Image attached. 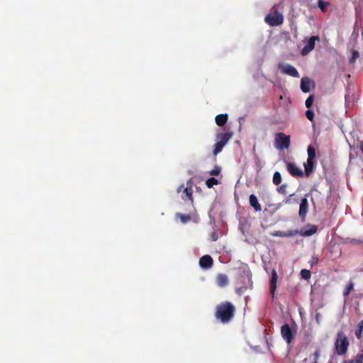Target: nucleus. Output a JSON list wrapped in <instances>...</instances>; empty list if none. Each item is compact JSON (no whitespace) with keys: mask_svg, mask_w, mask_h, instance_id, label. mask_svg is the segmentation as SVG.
<instances>
[{"mask_svg":"<svg viewBox=\"0 0 363 363\" xmlns=\"http://www.w3.org/2000/svg\"><path fill=\"white\" fill-rule=\"evenodd\" d=\"M176 216L180 219L182 223H186L191 219L189 214L177 213Z\"/></svg>","mask_w":363,"mask_h":363,"instance_id":"412c9836","label":"nucleus"},{"mask_svg":"<svg viewBox=\"0 0 363 363\" xmlns=\"http://www.w3.org/2000/svg\"><path fill=\"white\" fill-rule=\"evenodd\" d=\"M319 40H320V38L318 35H312L308 39L305 40L303 41V43H305V46L301 50V55H308L310 52H311L314 49L315 42L319 41Z\"/></svg>","mask_w":363,"mask_h":363,"instance_id":"423d86ee","label":"nucleus"},{"mask_svg":"<svg viewBox=\"0 0 363 363\" xmlns=\"http://www.w3.org/2000/svg\"><path fill=\"white\" fill-rule=\"evenodd\" d=\"M318 6L323 11H325L327 6H328V3L324 1L323 0H318Z\"/></svg>","mask_w":363,"mask_h":363,"instance_id":"c85d7f7f","label":"nucleus"},{"mask_svg":"<svg viewBox=\"0 0 363 363\" xmlns=\"http://www.w3.org/2000/svg\"><path fill=\"white\" fill-rule=\"evenodd\" d=\"M301 277L304 279H308L311 276V272L306 269H302L301 271Z\"/></svg>","mask_w":363,"mask_h":363,"instance_id":"c756f323","label":"nucleus"},{"mask_svg":"<svg viewBox=\"0 0 363 363\" xmlns=\"http://www.w3.org/2000/svg\"><path fill=\"white\" fill-rule=\"evenodd\" d=\"M349 340L345 334L340 331L338 332L335 342V352L337 355H344L346 354L349 347Z\"/></svg>","mask_w":363,"mask_h":363,"instance_id":"f03ea898","label":"nucleus"},{"mask_svg":"<svg viewBox=\"0 0 363 363\" xmlns=\"http://www.w3.org/2000/svg\"><path fill=\"white\" fill-rule=\"evenodd\" d=\"M235 306L229 301H224L217 305L215 309V318L223 324L229 323L235 314Z\"/></svg>","mask_w":363,"mask_h":363,"instance_id":"f257e3e1","label":"nucleus"},{"mask_svg":"<svg viewBox=\"0 0 363 363\" xmlns=\"http://www.w3.org/2000/svg\"><path fill=\"white\" fill-rule=\"evenodd\" d=\"M308 211V202L306 197L302 198L301 200L298 216L302 220L306 219V215Z\"/></svg>","mask_w":363,"mask_h":363,"instance_id":"1a4fd4ad","label":"nucleus"},{"mask_svg":"<svg viewBox=\"0 0 363 363\" xmlns=\"http://www.w3.org/2000/svg\"><path fill=\"white\" fill-rule=\"evenodd\" d=\"M353 363H363V354H358L352 361Z\"/></svg>","mask_w":363,"mask_h":363,"instance_id":"473e14b6","label":"nucleus"},{"mask_svg":"<svg viewBox=\"0 0 363 363\" xmlns=\"http://www.w3.org/2000/svg\"><path fill=\"white\" fill-rule=\"evenodd\" d=\"M264 21L270 26H280L284 22V16L277 11L275 6H273L269 13L265 16Z\"/></svg>","mask_w":363,"mask_h":363,"instance_id":"20e7f679","label":"nucleus"},{"mask_svg":"<svg viewBox=\"0 0 363 363\" xmlns=\"http://www.w3.org/2000/svg\"><path fill=\"white\" fill-rule=\"evenodd\" d=\"M216 283L220 287L225 286L228 283V278L224 274H218L216 277Z\"/></svg>","mask_w":363,"mask_h":363,"instance_id":"dca6fc26","label":"nucleus"},{"mask_svg":"<svg viewBox=\"0 0 363 363\" xmlns=\"http://www.w3.org/2000/svg\"><path fill=\"white\" fill-rule=\"evenodd\" d=\"M191 184V179H189L188 182H187V185H190Z\"/></svg>","mask_w":363,"mask_h":363,"instance_id":"ea45409f","label":"nucleus"},{"mask_svg":"<svg viewBox=\"0 0 363 363\" xmlns=\"http://www.w3.org/2000/svg\"><path fill=\"white\" fill-rule=\"evenodd\" d=\"M308 160L310 161H313L315 157V149L311 146L308 147Z\"/></svg>","mask_w":363,"mask_h":363,"instance_id":"393cba45","label":"nucleus"},{"mask_svg":"<svg viewBox=\"0 0 363 363\" xmlns=\"http://www.w3.org/2000/svg\"><path fill=\"white\" fill-rule=\"evenodd\" d=\"M278 279L277 273L275 269L272 271V277L270 280V294L272 298H274L275 291L277 289V282Z\"/></svg>","mask_w":363,"mask_h":363,"instance_id":"f8f14e48","label":"nucleus"},{"mask_svg":"<svg viewBox=\"0 0 363 363\" xmlns=\"http://www.w3.org/2000/svg\"><path fill=\"white\" fill-rule=\"evenodd\" d=\"M359 57V52L357 51H354L352 52V60L354 61Z\"/></svg>","mask_w":363,"mask_h":363,"instance_id":"e433bc0d","label":"nucleus"},{"mask_svg":"<svg viewBox=\"0 0 363 363\" xmlns=\"http://www.w3.org/2000/svg\"><path fill=\"white\" fill-rule=\"evenodd\" d=\"M297 234V231H289L286 233L282 231H276L272 235L277 237H291Z\"/></svg>","mask_w":363,"mask_h":363,"instance_id":"6ab92c4d","label":"nucleus"},{"mask_svg":"<svg viewBox=\"0 0 363 363\" xmlns=\"http://www.w3.org/2000/svg\"><path fill=\"white\" fill-rule=\"evenodd\" d=\"M317 231V227L315 225L309 226L308 229L301 230L300 234L303 236H311L315 234Z\"/></svg>","mask_w":363,"mask_h":363,"instance_id":"a211bd4d","label":"nucleus"},{"mask_svg":"<svg viewBox=\"0 0 363 363\" xmlns=\"http://www.w3.org/2000/svg\"><path fill=\"white\" fill-rule=\"evenodd\" d=\"M250 206L255 209V211H260L262 210L261 205L259 204L257 196L255 194H251L249 198Z\"/></svg>","mask_w":363,"mask_h":363,"instance_id":"2eb2a0df","label":"nucleus"},{"mask_svg":"<svg viewBox=\"0 0 363 363\" xmlns=\"http://www.w3.org/2000/svg\"><path fill=\"white\" fill-rule=\"evenodd\" d=\"M228 114H219L216 116L215 121L218 126H223L228 121Z\"/></svg>","mask_w":363,"mask_h":363,"instance_id":"f3484780","label":"nucleus"},{"mask_svg":"<svg viewBox=\"0 0 363 363\" xmlns=\"http://www.w3.org/2000/svg\"><path fill=\"white\" fill-rule=\"evenodd\" d=\"M184 193L186 194L189 200L193 202V189L191 185L184 189Z\"/></svg>","mask_w":363,"mask_h":363,"instance_id":"5701e85b","label":"nucleus"},{"mask_svg":"<svg viewBox=\"0 0 363 363\" xmlns=\"http://www.w3.org/2000/svg\"><path fill=\"white\" fill-rule=\"evenodd\" d=\"M281 175L279 172H275L273 175L272 182L274 184L279 185L281 182Z\"/></svg>","mask_w":363,"mask_h":363,"instance_id":"b1692460","label":"nucleus"},{"mask_svg":"<svg viewBox=\"0 0 363 363\" xmlns=\"http://www.w3.org/2000/svg\"><path fill=\"white\" fill-rule=\"evenodd\" d=\"M291 138L284 133H278L275 135L274 146L278 150L288 149L290 146Z\"/></svg>","mask_w":363,"mask_h":363,"instance_id":"39448f33","label":"nucleus"},{"mask_svg":"<svg viewBox=\"0 0 363 363\" xmlns=\"http://www.w3.org/2000/svg\"><path fill=\"white\" fill-rule=\"evenodd\" d=\"M287 184H283L277 187V191L279 194L285 195L286 194Z\"/></svg>","mask_w":363,"mask_h":363,"instance_id":"cd10ccee","label":"nucleus"},{"mask_svg":"<svg viewBox=\"0 0 363 363\" xmlns=\"http://www.w3.org/2000/svg\"><path fill=\"white\" fill-rule=\"evenodd\" d=\"M278 279L277 273L275 269L272 271V277L270 280V294L272 298H274L275 291L277 289V282Z\"/></svg>","mask_w":363,"mask_h":363,"instance_id":"ddd939ff","label":"nucleus"},{"mask_svg":"<svg viewBox=\"0 0 363 363\" xmlns=\"http://www.w3.org/2000/svg\"><path fill=\"white\" fill-rule=\"evenodd\" d=\"M220 172V168L218 166H216L212 170L210 171L209 174L212 176H218Z\"/></svg>","mask_w":363,"mask_h":363,"instance_id":"2f4dec72","label":"nucleus"},{"mask_svg":"<svg viewBox=\"0 0 363 363\" xmlns=\"http://www.w3.org/2000/svg\"><path fill=\"white\" fill-rule=\"evenodd\" d=\"M306 116L309 121H313L314 118L313 111L310 109L307 110L306 111Z\"/></svg>","mask_w":363,"mask_h":363,"instance_id":"72a5a7b5","label":"nucleus"},{"mask_svg":"<svg viewBox=\"0 0 363 363\" xmlns=\"http://www.w3.org/2000/svg\"><path fill=\"white\" fill-rule=\"evenodd\" d=\"M354 289V284L352 281H350L348 285L347 286L346 289H345L343 292V295L345 297H347L350 293Z\"/></svg>","mask_w":363,"mask_h":363,"instance_id":"bb28decb","label":"nucleus"},{"mask_svg":"<svg viewBox=\"0 0 363 363\" xmlns=\"http://www.w3.org/2000/svg\"><path fill=\"white\" fill-rule=\"evenodd\" d=\"M233 135L232 132L221 133L216 135V143L213 150L214 156H216L222 151L223 147L232 138Z\"/></svg>","mask_w":363,"mask_h":363,"instance_id":"7ed1b4c3","label":"nucleus"},{"mask_svg":"<svg viewBox=\"0 0 363 363\" xmlns=\"http://www.w3.org/2000/svg\"><path fill=\"white\" fill-rule=\"evenodd\" d=\"M279 68L285 74L296 78L300 77L297 69L291 65L279 64Z\"/></svg>","mask_w":363,"mask_h":363,"instance_id":"0eeeda50","label":"nucleus"},{"mask_svg":"<svg viewBox=\"0 0 363 363\" xmlns=\"http://www.w3.org/2000/svg\"><path fill=\"white\" fill-rule=\"evenodd\" d=\"M281 334L282 337L289 344L291 343L294 338V334L293 333L290 326L287 323H285L281 326Z\"/></svg>","mask_w":363,"mask_h":363,"instance_id":"6e6552de","label":"nucleus"},{"mask_svg":"<svg viewBox=\"0 0 363 363\" xmlns=\"http://www.w3.org/2000/svg\"><path fill=\"white\" fill-rule=\"evenodd\" d=\"M185 188H186V187H184V184H181V185L178 187V189H177V193H180L182 190L184 191V189Z\"/></svg>","mask_w":363,"mask_h":363,"instance_id":"58836bf2","label":"nucleus"},{"mask_svg":"<svg viewBox=\"0 0 363 363\" xmlns=\"http://www.w3.org/2000/svg\"><path fill=\"white\" fill-rule=\"evenodd\" d=\"M218 184H219L218 180L214 177L208 178L206 181V185L209 189L212 188L214 185H218Z\"/></svg>","mask_w":363,"mask_h":363,"instance_id":"4be33fe9","label":"nucleus"},{"mask_svg":"<svg viewBox=\"0 0 363 363\" xmlns=\"http://www.w3.org/2000/svg\"><path fill=\"white\" fill-rule=\"evenodd\" d=\"M286 169L289 174L294 177H301L303 175V171L294 163L288 162Z\"/></svg>","mask_w":363,"mask_h":363,"instance_id":"9d476101","label":"nucleus"},{"mask_svg":"<svg viewBox=\"0 0 363 363\" xmlns=\"http://www.w3.org/2000/svg\"><path fill=\"white\" fill-rule=\"evenodd\" d=\"M315 320H316L317 323H318V324L320 323L321 315L319 313H316V315H315Z\"/></svg>","mask_w":363,"mask_h":363,"instance_id":"4c0bfd02","label":"nucleus"},{"mask_svg":"<svg viewBox=\"0 0 363 363\" xmlns=\"http://www.w3.org/2000/svg\"><path fill=\"white\" fill-rule=\"evenodd\" d=\"M314 87L315 84L313 81H311L308 77H303L301 80V89L304 93H308L311 90V86Z\"/></svg>","mask_w":363,"mask_h":363,"instance_id":"4468645a","label":"nucleus"},{"mask_svg":"<svg viewBox=\"0 0 363 363\" xmlns=\"http://www.w3.org/2000/svg\"><path fill=\"white\" fill-rule=\"evenodd\" d=\"M313 167V161L307 160V164L305 165V174L308 176L312 172Z\"/></svg>","mask_w":363,"mask_h":363,"instance_id":"a878e982","label":"nucleus"},{"mask_svg":"<svg viewBox=\"0 0 363 363\" xmlns=\"http://www.w3.org/2000/svg\"><path fill=\"white\" fill-rule=\"evenodd\" d=\"M199 266L202 269H208L212 267L213 264V258L210 255H203L199 259Z\"/></svg>","mask_w":363,"mask_h":363,"instance_id":"9b49d317","label":"nucleus"},{"mask_svg":"<svg viewBox=\"0 0 363 363\" xmlns=\"http://www.w3.org/2000/svg\"><path fill=\"white\" fill-rule=\"evenodd\" d=\"M313 101H314V96L313 95H310L308 99L306 100V102H305V104H306V106L308 108H310L313 103Z\"/></svg>","mask_w":363,"mask_h":363,"instance_id":"7c9ffc66","label":"nucleus"},{"mask_svg":"<svg viewBox=\"0 0 363 363\" xmlns=\"http://www.w3.org/2000/svg\"><path fill=\"white\" fill-rule=\"evenodd\" d=\"M363 330V320H361L358 325L357 328L355 329L354 333L357 339H360L362 337V332Z\"/></svg>","mask_w":363,"mask_h":363,"instance_id":"aec40b11","label":"nucleus"},{"mask_svg":"<svg viewBox=\"0 0 363 363\" xmlns=\"http://www.w3.org/2000/svg\"><path fill=\"white\" fill-rule=\"evenodd\" d=\"M211 238L213 241H216L218 238L217 233L216 232H213L211 234Z\"/></svg>","mask_w":363,"mask_h":363,"instance_id":"c9c22d12","label":"nucleus"},{"mask_svg":"<svg viewBox=\"0 0 363 363\" xmlns=\"http://www.w3.org/2000/svg\"><path fill=\"white\" fill-rule=\"evenodd\" d=\"M294 194H290L289 196L286 197L283 201H282V203L284 204H289V203H292V199L291 197L294 196Z\"/></svg>","mask_w":363,"mask_h":363,"instance_id":"f704fd0d","label":"nucleus"}]
</instances>
